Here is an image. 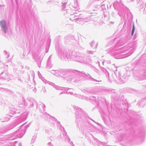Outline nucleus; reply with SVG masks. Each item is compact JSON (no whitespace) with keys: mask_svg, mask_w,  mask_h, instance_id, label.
<instances>
[{"mask_svg":"<svg viewBox=\"0 0 146 146\" xmlns=\"http://www.w3.org/2000/svg\"><path fill=\"white\" fill-rule=\"evenodd\" d=\"M1 25H2V27L3 28V29H4V33H6V31H5V29L6 28V22L4 20H3L1 21Z\"/></svg>","mask_w":146,"mask_h":146,"instance_id":"obj_1","label":"nucleus"},{"mask_svg":"<svg viewBox=\"0 0 146 146\" xmlns=\"http://www.w3.org/2000/svg\"><path fill=\"white\" fill-rule=\"evenodd\" d=\"M135 30V27L134 25L133 24V29H132V33H131V35L132 36L133 35L134 33Z\"/></svg>","mask_w":146,"mask_h":146,"instance_id":"obj_2","label":"nucleus"}]
</instances>
